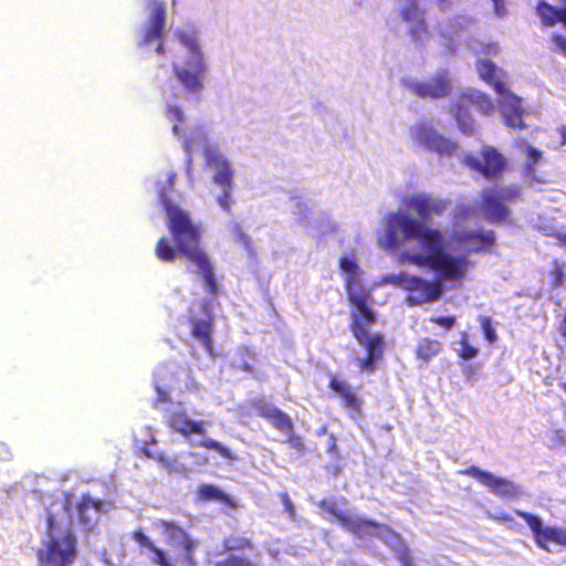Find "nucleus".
<instances>
[{
	"label": "nucleus",
	"instance_id": "obj_16",
	"mask_svg": "<svg viewBox=\"0 0 566 566\" xmlns=\"http://www.w3.org/2000/svg\"><path fill=\"white\" fill-rule=\"evenodd\" d=\"M207 165L213 167L216 172L213 181L222 189L233 187V171L228 160H226L217 150L206 148L203 151Z\"/></svg>",
	"mask_w": 566,
	"mask_h": 566
},
{
	"label": "nucleus",
	"instance_id": "obj_48",
	"mask_svg": "<svg viewBox=\"0 0 566 566\" xmlns=\"http://www.w3.org/2000/svg\"><path fill=\"white\" fill-rule=\"evenodd\" d=\"M430 322L446 329H450L455 324V316H434L430 318Z\"/></svg>",
	"mask_w": 566,
	"mask_h": 566
},
{
	"label": "nucleus",
	"instance_id": "obj_60",
	"mask_svg": "<svg viewBox=\"0 0 566 566\" xmlns=\"http://www.w3.org/2000/svg\"><path fill=\"white\" fill-rule=\"evenodd\" d=\"M156 52H157L158 54H163V53L165 52V50H164V44H163L161 40H160V41H158V45H157V48H156Z\"/></svg>",
	"mask_w": 566,
	"mask_h": 566
},
{
	"label": "nucleus",
	"instance_id": "obj_34",
	"mask_svg": "<svg viewBox=\"0 0 566 566\" xmlns=\"http://www.w3.org/2000/svg\"><path fill=\"white\" fill-rule=\"evenodd\" d=\"M180 43L189 51L190 56L188 60H196L197 57H203L197 39L193 35L187 33L179 34Z\"/></svg>",
	"mask_w": 566,
	"mask_h": 566
},
{
	"label": "nucleus",
	"instance_id": "obj_12",
	"mask_svg": "<svg viewBox=\"0 0 566 566\" xmlns=\"http://www.w3.org/2000/svg\"><path fill=\"white\" fill-rule=\"evenodd\" d=\"M251 407L256 412V415L265 420H268L276 430L279 431H291L292 430V419L291 417L281 410L280 408L273 406L269 401H266L262 397L254 398L251 401Z\"/></svg>",
	"mask_w": 566,
	"mask_h": 566
},
{
	"label": "nucleus",
	"instance_id": "obj_31",
	"mask_svg": "<svg viewBox=\"0 0 566 566\" xmlns=\"http://www.w3.org/2000/svg\"><path fill=\"white\" fill-rule=\"evenodd\" d=\"M233 240L234 242L240 245L242 249H244L250 255H254V247L253 241L251 237L243 231V229L235 224L232 229Z\"/></svg>",
	"mask_w": 566,
	"mask_h": 566
},
{
	"label": "nucleus",
	"instance_id": "obj_25",
	"mask_svg": "<svg viewBox=\"0 0 566 566\" xmlns=\"http://www.w3.org/2000/svg\"><path fill=\"white\" fill-rule=\"evenodd\" d=\"M459 106H490V101L485 94L469 88L460 96Z\"/></svg>",
	"mask_w": 566,
	"mask_h": 566
},
{
	"label": "nucleus",
	"instance_id": "obj_64",
	"mask_svg": "<svg viewBox=\"0 0 566 566\" xmlns=\"http://www.w3.org/2000/svg\"><path fill=\"white\" fill-rule=\"evenodd\" d=\"M191 171V158L188 159V174Z\"/></svg>",
	"mask_w": 566,
	"mask_h": 566
},
{
	"label": "nucleus",
	"instance_id": "obj_54",
	"mask_svg": "<svg viewBox=\"0 0 566 566\" xmlns=\"http://www.w3.org/2000/svg\"><path fill=\"white\" fill-rule=\"evenodd\" d=\"M546 235H556L563 245H566V233H559L555 228H543Z\"/></svg>",
	"mask_w": 566,
	"mask_h": 566
},
{
	"label": "nucleus",
	"instance_id": "obj_43",
	"mask_svg": "<svg viewBox=\"0 0 566 566\" xmlns=\"http://www.w3.org/2000/svg\"><path fill=\"white\" fill-rule=\"evenodd\" d=\"M460 346L461 347L459 350V355L463 359H471L476 356L478 350H476V348H474L473 346H471L469 344L467 333H462L461 338H460Z\"/></svg>",
	"mask_w": 566,
	"mask_h": 566
},
{
	"label": "nucleus",
	"instance_id": "obj_20",
	"mask_svg": "<svg viewBox=\"0 0 566 566\" xmlns=\"http://www.w3.org/2000/svg\"><path fill=\"white\" fill-rule=\"evenodd\" d=\"M465 164L472 170L478 171L488 178L495 176V148L486 147L483 150L482 159L473 156H467Z\"/></svg>",
	"mask_w": 566,
	"mask_h": 566
},
{
	"label": "nucleus",
	"instance_id": "obj_41",
	"mask_svg": "<svg viewBox=\"0 0 566 566\" xmlns=\"http://www.w3.org/2000/svg\"><path fill=\"white\" fill-rule=\"evenodd\" d=\"M241 356V363L238 366V369L247 373L253 371V365L252 361L255 359V355L253 352H251L249 348H243L240 352Z\"/></svg>",
	"mask_w": 566,
	"mask_h": 566
},
{
	"label": "nucleus",
	"instance_id": "obj_8",
	"mask_svg": "<svg viewBox=\"0 0 566 566\" xmlns=\"http://www.w3.org/2000/svg\"><path fill=\"white\" fill-rule=\"evenodd\" d=\"M517 514L527 523L541 548L552 552V544L566 547V527L545 526L542 518L536 515L525 512H517Z\"/></svg>",
	"mask_w": 566,
	"mask_h": 566
},
{
	"label": "nucleus",
	"instance_id": "obj_28",
	"mask_svg": "<svg viewBox=\"0 0 566 566\" xmlns=\"http://www.w3.org/2000/svg\"><path fill=\"white\" fill-rule=\"evenodd\" d=\"M145 455L149 459L156 460L168 473L179 471V463L176 459L169 457L166 452L153 453L145 450Z\"/></svg>",
	"mask_w": 566,
	"mask_h": 566
},
{
	"label": "nucleus",
	"instance_id": "obj_46",
	"mask_svg": "<svg viewBox=\"0 0 566 566\" xmlns=\"http://www.w3.org/2000/svg\"><path fill=\"white\" fill-rule=\"evenodd\" d=\"M283 433L287 434L286 442L294 449H296L300 452H303L305 449L304 442L302 438L294 433V424L292 423V430L291 431H282Z\"/></svg>",
	"mask_w": 566,
	"mask_h": 566
},
{
	"label": "nucleus",
	"instance_id": "obj_15",
	"mask_svg": "<svg viewBox=\"0 0 566 566\" xmlns=\"http://www.w3.org/2000/svg\"><path fill=\"white\" fill-rule=\"evenodd\" d=\"M340 527L358 538H365L376 535L379 528H386L385 524L374 520L356 516L352 514L340 515Z\"/></svg>",
	"mask_w": 566,
	"mask_h": 566
},
{
	"label": "nucleus",
	"instance_id": "obj_44",
	"mask_svg": "<svg viewBox=\"0 0 566 566\" xmlns=\"http://www.w3.org/2000/svg\"><path fill=\"white\" fill-rule=\"evenodd\" d=\"M214 566H254L248 558L238 556V555H229L227 558L219 560L214 564Z\"/></svg>",
	"mask_w": 566,
	"mask_h": 566
},
{
	"label": "nucleus",
	"instance_id": "obj_61",
	"mask_svg": "<svg viewBox=\"0 0 566 566\" xmlns=\"http://www.w3.org/2000/svg\"><path fill=\"white\" fill-rule=\"evenodd\" d=\"M448 0H438V3H439V7L444 10L447 8V4H448Z\"/></svg>",
	"mask_w": 566,
	"mask_h": 566
},
{
	"label": "nucleus",
	"instance_id": "obj_11",
	"mask_svg": "<svg viewBox=\"0 0 566 566\" xmlns=\"http://www.w3.org/2000/svg\"><path fill=\"white\" fill-rule=\"evenodd\" d=\"M328 389L339 397L342 406L352 418H357L361 415L363 399L347 381L332 376L328 380Z\"/></svg>",
	"mask_w": 566,
	"mask_h": 566
},
{
	"label": "nucleus",
	"instance_id": "obj_23",
	"mask_svg": "<svg viewBox=\"0 0 566 566\" xmlns=\"http://www.w3.org/2000/svg\"><path fill=\"white\" fill-rule=\"evenodd\" d=\"M516 147L524 156L527 175L532 176L534 174V166L538 165L543 158V151L522 139L516 142Z\"/></svg>",
	"mask_w": 566,
	"mask_h": 566
},
{
	"label": "nucleus",
	"instance_id": "obj_18",
	"mask_svg": "<svg viewBox=\"0 0 566 566\" xmlns=\"http://www.w3.org/2000/svg\"><path fill=\"white\" fill-rule=\"evenodd\" d=\"M166 22V9L164 2H156L149 17V24L145 29L140 44L147 45L154 41H160Z\"/></svg>",
	"mask_w": 566,
	"mask_h": 566
},
{
	"label": "nucleus",
	"instance_id": "obj_26",
	"mask_svg": "<svg viewBox=\"0 0 566 566\" xmlns=\"http://www.w3.org/2000/svg\"><path fill=\"white\" fill-rule=\"evenodd\" d=\"M522 486L513 483L512 481L497 478V496H502L507 500L517 499L523 494Z\"/></svg>",
	"mask_w": 566,
	"mask_h": 566
},
{
	"label": "nucleus",
	"instance_id": "obj_17",
	"mask_svg": "<svg viewBox=\"0 0 566 566\" xmlns=\"http://www.w3.org/2000/svg\"><path fill=\"white\" fill-rule=\"evenodd\" d=\"M167 426L184 437L191 434L205 436L207 433L205 422L202 420H191L184 410L170 412L167 417Z\"/></svg>",
	"mask_w": 566,
	"mask_h": 566
},
{
	"label": "nucleus",
	"instance_id": "obj_58",
	"mask_svg": "<svg viewBox=\"0 0 566 566\" xmlns=\"http://www.w3.org/2000/svg\"><path fill=\"white\" fill-rule=\"evenodd\" d=\"M496 520H497V522L499 521H503V522H506V523L513 522V518L509 517L507 515L499 514V513H497Z\"/></svg>",
	"mask_w": 566,
	"mask_h": 566
},
{
	"label": "nucleus",
	"instance_id": "obj_56",
	"mask_svg": "<svg viewBox=\"0 0 566 566\" xmlns=\"http://www.w3.org/2000/svg\"><path fill=\"white\" fill-rule=\"evenodd\" d=\"M483 328H484V332H485V335L486 337L490 339V340H493L494 339V334H493V331H492V327H491V321L490 318H483Z\"/></svg>",
	"mask_w": 566,
	"mask_h": 566
},
{
	"label": "nucleus",
	"instance_id": "obj_1",
	"mask_svg": "<svg viewBox=\"0 0 566 566\" xmlns=\"http://www.w3.org/2000/svg\"><path fill=\"white\" fill-rule=\"evenodd\" d=\"M384 238L379 244L395 250L405 242L417 240L428 253H415L410 262L418 266H428L443 280H460L465 272V259L453 256L446 251L447 241L443 233L436 228L427 227L407 212L390 211L386 214Z\"/></svg>",
	"mask_w": 566,
	"mask_h": 566
},
{
	"label": "nucleus",
	"instance_id": "obj_42",
	"mask_svg": "<svg viewBox=\"0 0 566 566\" xmlns=\"http://www.w3.org/2000/svg\"><path fill=\"white\" fill-rule=\"evenodd\" d=\"M416 22V25L410 29V35L413 41H421L422 36L429 33L428 24L423 17H420Z\"/></svg>",
	"mask_w": 566,
	"mask_h": 566
},
{
	"label": "nucleus",
	"instance_id": "obj_55",
	"mask_svg": "<svg viewBox=\"0 0 566 566\" xmlns=\"http://www.w3.org/2000/svg\"><path fill=\"white\" fill-rule=\"evenodd\" d=\"M156 402L166 403L169 401V396L163 388L156 387Z\"/></svg>",
	"mask_w": 566,
	"mask_h": 566
},
{
	"label": "nucleus",
	"instance_id": "obj_4",
	"mask_svg": "<svg viewBox=\"0 0 566 566\" xmlns=\"http://www.w3.org/2000/svg\"><path fill=\"white\" fill-rule=\"evenodd\" d=\"M45 548L38 551L41 563L52 566H70L77 555V539L71 528H65L60 535L56 533L55 517L52 513L46 516Z\"/></svg>",
	"mask_w": 566,
	"mask_h": 566
},
{
	"label": "nucleus",
	"instance_id": "obj_10",
	"mask_svg": "<svg viewBox=\"0 0 566 566\" xmlns=\"http://www.w3.org/2000/svg\"><path fill=\"white\" fill-rule=\"evenodd\" d=\"M174 73L187 92L196 94L203 88L207 64L203 57L187 60L186 66L174 65Z\"/></svg>",
	"mask_w": 566,
	"mask_h": 566
},
{
	"label": "nucleus",
	"instance_id": "obj_36",
	"mask_svg": "<svg viewBox=\"0 0 566 566\" xmlns=\"http://www.w3.org/2000/svg\"><path fill=\"white\" fill-rule=\"evenodd\" d=\"M318 506L321 510L327 514L333 515L336 518V522L340 526V515H347L348 512L342 511L337 507V503L335 501L323 499L318 502Z\"/></svg>",
	"mask_w": 566,
	"mask_h": 566
},
{
	"label": "nucleus",
	"instance_id": "obj_32",
	"mask_svg": "<svg viewBox=\"0 0 566 566\" xmlns=\"http://www.w3.org/2000/svg\"><path fill=\"white\" fill-rule=\"evenodd\" d=\"M250 548H252V541L248 537L231 535L223 541V549L226 552Z\"/></svg>",
	"mask_w": 566,
	"mask_h": 566
},
{
	"label": "nucleus",
	"instance_id": "obj_19",
	"mask_svg": "<svg viewBox=\"0 0 566 566\" xmlns=\"http://www.w3.org/2000/svg\"><path fill=\"white\" fill-rule=\"evenodd\" d=\"M197 494L198 499L201 501H216L231 510H235L239 507V503L233 496L226 493L221 488L214 484H200L198 486Z\"/></svg>",
	"mask_w": 566,
	"mask_h": 566
},
{
	"label": "nucleus",
	"instance_id": "obj_63",
	"mask_svg": "<svg viewBox=\"0 0 566 566\" xmlns=\"http://www.w3.org/2000/svg\"><path fill=\"white\" fill-rule=\"evenodd\" d=\"M562 276H563V273H562V272H559V273H558V276H557V279H556L558 284H560Z\"/></svg>",
	"mask_w": 566,
	"mask_h": 566
},
{
	"label": "nucleus",
	"instance_id": "obj_30",
	"mask_svg": "<svg viewBox=\"0 0 566 566\" xmlns=\"http://www.w3.org/2000/svg\"><path fill=\"white\" fill-rule=\"evenodd\" d=\"M497 106H517L520 98L513 94L497 77Z\"/></svg>",
	"mask_w": 566,
	"mask_h": 566
},
{
	"label": "nucleus",
	"instance_id": "obj_51",
	"mask_svg": "<svg viewBox=\"0 0 566 566\" xmlns=\"http://www.w3.org/2000/svg\"><path fill=\"white\" fill-rule=\"evenodd\" d=\"M280 499L282 501L285 512L289 514V516L292 520H294L295 518V506H294L290 495L286 492H282L280 494Z\"/></svg>",
	"mask_w": 566,
	"mask_h": 566
},
{
	"label": "nucleus",
	"instance_id": "obj_13",
	"mask_svg": "<svg viewBox=\"0 0 566 566\" xmlns=\"http://www.w3.org/2000/svg\"><path fill=\"white\" fill-rule=\"evenodd\" d=\"M408 205L418 216V220L423 223L433 216H441L446 210L447 201L426 193H416L409 198Z\"/></svg>",
	"mask_w": 566,
	"mask_h": 566
},
{
	"label": "nucleus",
	"instance_id": "obj_50",
	"mask_svg": "<svg viewBox=\"0 0 566 566\" xmlns=\"http://www.w3.org/2000/svg\"><path fill=\"white\" fill-rule=\"evenodd\" d=\"M231 190L232 188L222 189V193L218 198L219 205L227 212L231 211Z\"/></svg>",
	"mask_w": 566,
	"mask_h": 566
},
{
	"label": "nucleus",
	"instance_id": "obj_24",
	"mask_svg": "<svg viewBox=\"0 0 566 566\" xmlns=\"http://www.w3.org/2000/svg\"><path fill=\"white\" fill-rule=\"evenodd\" d=\"M441 347L439 340L424 337L416 346V357L423 363H428L440 353Z\"/></svg>",
	"mask_w": 566,
	"mask_h": 566
},
{
	"label": "nucleus",
	"instance_id": "obj_62",
	"mask_svg": "<svg viewBox=\"0 0 566 566\" xmlns=\"http://www.w3.org/2000/svg\"><path fill=\"white\" fill-rule=\"evenodd\" d=\"M562 136H563L564 143L566 144V127L563 128Z\"/></svg>",
	"mask_w": 566,
	"mask_h": 566
},
{
	"label": "nucleus",
	"instance_id": "obj_47",
	"mask_svg": "<svg viewBox=\"0 0 566 566\" xmlns=\"http://www.w3.org/2000/svg\"><path fill=\"white\" fill-rule=\"evenodd\" d=\"M339 266L344 272L348 273L352 276V279H354L357 275L359 269L356 261L350 260L346 256H343L340 259Z\"/></svg>",
	"mask_w": 566,
	"mask_h": 566
},
{
	"label": "nucleus",
	"instance_id": "obj_59",
	"mask_svg": "<svg viewBox=\"0 0 566 566\" xmlns=\"http://www.w3.org/2000/svg\"><path fill=\"white\" fill-rule=\"evenodd\" d=\"M504 161H505L504 157L497 153V159H496L497 170L504 165Z\"/></svg>",
	"mask_w": 566,
	"mask_h": 566
},
{
	"label": "nucleus",
	"instance_id": "obj_6",
	"mask_svg": "<svg viewBox=\"0 0 566 566\" xmlns=\"http://www.w3.org/2000/svg\"><path fill=\"white\" fill-rule=\"evenodd\" d=\"M405 88L412 95L422 99H439L447 97L452 91V82L448 71H440L426 81L403 78Z\"/></svg>",
	"mask_w": 566,
	"mask_h": 566
},
{
	"label": "nucleus",
	"instance_id": "obj_52",
	"mask_svg": "<svg viewBox=\"0 0 566 566\" xmlns=\"http://www.w3.org/2000/svg\"><path fill=\"white\" fill-rule=\"evenodd\" d=\"M553 50L560 52L566 56V38L562 35H553L552 38Z\"/></svg>",
	"mask_w": 566,
	"mask_h": 566
},
{
	"label": "nucleus",
	"instance_id": "obj_27",
	"mask_svg": "<svg viewBox=\"0 0 566 566\" xmlns=\"http://www.w3.org/2000/svg\"><path fill=\"white\" fill-rule=\"evenodd\" d=\"M198 447L207 449V450L216 451L220 457H222L227 460H230V461L238 460V457L235 453H233L230 449H228L222 443H220L219 441H216L213 439H210V438L203 439L198 442Z\"/></svg>",
	"mask_w": 566,
	"mask_h": 566
},
{
	"label": "nucleus",
	"instance_id": "obj_14",
	"mask_svg": "<svg viewBox=\"0 0 566 566\" xmlns=\"http://www.w3.org/2000/svg\"><path fill=\"white\" fill-rule=\"evenodd\" d=\"M453 240L462 250L471 253L490 249L493 244V232L462 230L453 232Z\"/></svg>",
	"mask_w": 566,
	"mask_h": 566
},
{
	"label": "nucleus",
	"instance_id": "obj_22",
	"mask_svg": "<svg viewBox=\"0 0 566 566\" xmlns=\"http://www.w3.org/2000/svg\"><path fill=\"white\" fill-rule=\"evenodd\" d=\"M520 196V189L515 185L497 188V223L505 221L510 216L509 208L502 201L513 202Z\"/></svg>",
	"mask_w": 566,
	"mask_h": 566
},
{
	"label": "nucleus",
	"instance_id": "obj_9",
	"mask_svg": "<svg viewBox=\"0 0 566 566\" xmlns=\"http://www.w3.org/2000/svg\"><path fill=\"white\" fill-rule=\"evenodd\" d=\"M411 134L416 142L422 144L427 149L440 155H452L457 144L440 135L431 125L419 123L411 127Z\"/></svg>",
	"mask_w": 566,
	"mask_h": 566
},
{
	"label": "nucleus",
	"instance_id": "obj_3",
	"mask_svg": "<svg viewBox=\"0 0 566 566\" xmlns=\"http://www.w3.org/2000/svg\"><path fill=\"white\" fill-rule=\"evenodd\" d=\"M348 289V301L355 307L352 311L349 331L356 342L365 349L363 358H356L355 363L360 373L373 374L378 364L384 359L386 342L380 333H370V327L376 323V313L369 306L370 293L366 291H350Z\"/></svg>",
	"mask_w": 566,
	"mask_h": 566
},
{
	"label": "nucleus",
	"instance_id": "obj_40",
	"mask_svg": "<svg viewBox=\"0 0 566 566\" xmlns=\"http://www.w3.org/2000/svg\"><path fill=\"white\" fill-rule=\"evenodd\" d=\"M91 507L97 509V504L88 496H83L81 502L77 504L78 517H80L81 522L85 525L90 524V522H91L90 518L86 517V510H88Z\"/></svg>",
	"mask_w": 566,
	"mask_h": 566
},
{
	"label": "nucleus",
	"instance_id": "obj_21",
	"mask_svg": "<svg viewBox=\"0 0 566 566\" xmlns=\"http://www.w3.org/2000/svg\"><path fill=\"white\" fill-rule=\"evenodd\" d=\"M132 537L139 546L147 548L149 552L154 554V564L159 566H175L168 560L165 552L158 548L143 531H134Z\"/></svg>",
	"mask_w": 566,
	"mask_h": 566
},
{
	"label": "nucleus",
	"instance_id": "obj_53",
	"mask_svg": "<svg viewBox=\"0 0 566 566\" xmlns=\"http://www.w3.org/2000/svg\"><path fill=\"white\" fill-rule=\"evenodd\" d=\"M327 443H328V446H327L328 453L333 454L335 458H338L339 450H338V446H337V438L334 434H331L328 437Z\"/></svg>",
	"mask_w": 566,
	"mask_h": 566
},
{
	"label": "nucleus",
	"instance_id": "obj_57",
	"mask_svg": "<svg viewBox=\"0 0 566 566\" xmlns=\"http://www.w3.org/2000/svg\"><path fill=\"white\" fill-rule=\"evenodd\" d=\"M176 177H177V175L175 172L169 174V176L167 178V184H168L169 189L174 188Z\"/></svg>",
	"mask_w": 566,
	"mask_h": 566
},
{
	"label": "nucleus",
	"instance_id": "obj_49",
	"mask_svg": "<svg viewBox=\"0 0 566 566\" xmlns=\"http://www.w3.org/2000/svg\"><path fill=\"white\" fill-rule=\"evenodd\" d=\"M398 560L402 566H415L412 554L407 546L398 551Z\"/></svg>",
	"mask_w": 566,
	"mask_h": 566
},
{
	"label": "nucleus",
	"instance_id": "obj_29",
	"mask_svg": "<svg viewBox=\"0 0 566 566\" xmlns=\"http://www.w3.org/2000/svg\"><path fill=\"white\" fill-rule=\"evenodd\" d=\"M524 116V108H505V112L503 113L506 126L512 128L527 127Z\"/></svg>",
	"mask_w": 566,
	"mask_h": 566
},
{
	"label": "nucleus",
	"instance_id": "obj_2",
	"mask_svg": "<svg viewBox=\"0 0 566 566\" xmlns=\"http://www.w3.org/2000/svg\"><path fill=\"white\" fill-rule=\"evenodd\" d=\"M159 201L167 214V228L175 245L167 237L159 238L155 247L156 258L161 262L171 263L179 254L197 266L206 291L210 295L217 296L219 287L210 258L201 247L202 230L200 226L191 219L187 210L175 205L165 191L159 192Z\"/></svg>",
	"mask_w": 566,
	"mask_h": 566
},
{
	"label": "nucleus",
	"instance_id": "obj_45",
	"mask_svg": "<svg viewBox=\"0 0 566 566\" xmlns=\"http://www.w3.org/2000/svg\"><path fill=\"white\" fill-rule=\"evenodd\" d=\"M164 527L166 530H177L178 532L182 533V546L185 551L190 554L195 547L193 541L177 525H175L171 522H164Z\"/></svg>",
	"mask_w": 566,
	"mask_h": 566
},
{
	"label": "nucleus",
	"instance_id": "obj_33",
	"mask_svg": "<svg viewBox=\"0 0 566 566\" xmlns=\"http://www.w3.org/2000/svg\"><path fill=\"white\" fill-rule=\"evenodd\" d=\"M459 474L472 476L488 486L495 485V479L493 478V475L491 473L483 472L474 465H472L468 469L460 470Z\"/></svg>",
	"mask_w": 566,
	"mask_h": 566
},
{
	"label": "nucleus",
	"instance_id": "obj_35",
	"mask_svg": "<svg viewBox=\"0 0 566 566\" xmlns=\"http://www.w3.org/2000/svg\"><path fill=\"white\" fill-rule=\"evenodd\" d=\"M469 108H457L455 118L462 133L470 135L474 132V122L469 114Z\"/></svg>",
	"mask_w": 566,
	"mask_h": 566
},
{
	"label": "nucleus",
	"instance_id": "obj_5",
	"mask_svg": "<svg viewBox=\"0 0 566 566\" xmlns=\"http://www.w3.org/2000/svg\"><path fill=\"white\" fill-rule=\"evenodd\" d=\"M187 323L190 335L203 346L209 356L214 357V316L211 302L208 300L192 302L188 308Z\"/></svg>",
	"mask_w": 566,
	"mask_h": 566
},
{
	"label": "nucleus",
	"instance_id": "obj_38",
	"mask_svg": "<svg viewBox=\"0 0 566 566\" xmlns=\"http://www.w3.org/2000/svg\"><path fill=\"white\" fill-rule=\"evenodd\" d=\"M481 211L489 219H493L495 217V193L490 191L484 193L481 207Z\"/></svg>",
	"mask_w": 566,
	"mask_h": 566
},
{
	"label": "nucleus",
	"instance_id": "obj_39",
	"mask_svg": "<svg viewBox=\"0 0 566 566\" xmlns=\"http://www.w3.org/2000/svg\"><path fill=\"white\" fill-rule=\"evenodd\" d=\"M476 70L482 78L490 82L494 80L495 66L491 60L486 59L478 61Z\"/></svg>",
	"mask_w": 566,
	"mask_h": 566
},
{
	"label": "nucleus",
	"instance_id": "obj_7",
	"mask_svg": "<svg viewBox=\"0 0 566 566\" xmlns=\"http://www.w3.org/2000/svg\"><path fill=\"white\" fill-rule=\"evenodd\" d=\"M396 282L408 293L406 301L409 305L433 302L442 294L440 282H429L419 276L400 273Z\"/></svg>",
	"mask_w": 566,
	"mask_h": 566
},
{
	"label": "nucleus",
	"instance_id": "obj_37",
	"mask_svg": "<svg viewBox=\"0 0 566 566\" xmlns=\"http://www.w3.org/2000/svg\"><path fill=\"white\" fill-rule=\"evenodd\" d=\"M420 17H423L421 11L419 10L418 3L416 0H408L406 7L401 10V18L406 22H411L418 20Z\"/></svg>",
	"mask_w": 566,
	"mask_h": 566
}]
</instances>
